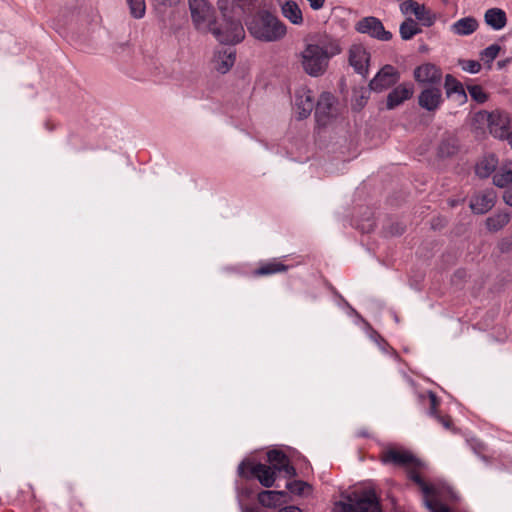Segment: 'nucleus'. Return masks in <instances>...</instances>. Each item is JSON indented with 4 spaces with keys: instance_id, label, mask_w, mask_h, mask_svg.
<instances>
[{
    "instance_id": "nucleus-1",
    "label": "nucleus",
    "mask_w": 512,
    "mask_h": 512,
    "mask_svg": "<svg viewBox=\"0 0 512 512\" xmlns=\"http://www.w3.org/2000/svg\"><path fill=\"white\" fill-rule=\"evenodd\" d=\"M342 50L340 39L326 32H318L306 38L299 61L306 74L319 77L327 71L330 60Z\"/></svg>"
},
{
    "instance_id": "nucleus-2",
    "label": "nucleus",
    "mask_w": 512,
    "mask_h": 512,
    "mask_svg": "<svg viewBox=\"0 0 512 512\" xmlns=\"http://www.w3.org/2000/svg\"><path fill=\"white\" fill-rule=\"evenodd\" d=\"M218 7L223 17V22L211 27L215 38L224 44H236L244 39L245 30L241 23L244 13L240 0H218Z\"/></svg>"
},
{
    "instance_id": "nucleus-3",
    "label": "nucleus",
    "mask_w": 512,
    "mask_h": 512,
    "mask_svg": "<svg viewBox=\"0 0 512 512\" xmlns=\"http://www.w3.org/2000/svg\"><path fill=\"white\" fill-rule=\"evenodd\" d=\"M249 33L263 42H277L287 34L286 25L275 15L263 12L255 15L247 23Z\"/></svg>"
},
{
    "instance_id": "nucleus-4",
    "label": "nucleus",
    "mask_w": 512,
    "mask_h": 512,
    "mask_svg": "<svg viewBox=\"0 0 512 512\" xmlns=\"http://www.w3.org/2000/svg\"><path fill=\"white\" fill-rule=\"evenodd\" d=\"M335 512H381L379 499L373 489H367L360 493H353L348 497V502H338L334 507Z\"/></svg>"
},
{
    "instance_id": "nucleus-5",
    "label": "nucleus",
    "mask_w": 512,
    "mask_h": 512,
    "mask_svg": "<svg viewBox=\"0 0 512 512\" xmlns=\"http://www.w3.org/2000/svg\"><path fill=\"white\" fill-rule=\"evenodd\" d=\"M189 11L194 27L208 33L216 23L215 10L208 0H188Z\"/></svg>"
},
{
    "instance_id": "nucleus-6",
    "label": "nucleus",
    "mask_w": 512,
    "mask_h": 512,
    "mask_svg": "<svg viewBox=\"0 0 512 512\" xmlns=\"http://www.w3.org/2000/svg\"><path fill=\"white\" fill-rule=\"evenodd\" d=\"M410 478L421 489L425 505L431 512H449V508L438 500L434 486L427 484L421 476L415 472L410 474Z\"/></svg>"
},
{
    "instance_id": "nucleus-7",
    "label": "nucleus",
    "mask_w": 512,
    "mask_h": 512,
    "mask_svg": "<svg viewBox=\"0 0 512 512\" xmlns=\"http://www.w3.org/2000/svg\"><path fill=\"white\" fill-rule=\"evenodd\" d=\"M246 468L250 469L251 475L257 478L262 486L270 488L274 485L276 472L271 466L262 463L251 465L250 463L242 462L238 467V473L240 476H247L245 471Z\"/></svg>"
},
{
    "instance_id": "nucleus-8",
    "label": "nucleus",
    "mask_w": 512,
    "mask_h": 512,
    "mask_svg": "<svg viewBox=\"0 0 512 512\" xmlns=\"http://www.w3.org/2000/svg\"><path fill=\"white\" fill-rule=\"evenodd\" d=\"M355 29L362 34H368L370 37L376 38L380 41H389L392 39V33L385 30L382 22L376 17H365L359 20Z\"/></svg>"
},
{
    "instance_id": "nucleus-9",
    "label": "nucleus",
    "mask_w": 512,
    "mask_h": 512,
    "mask_svg": "<svg viewBox=\"0 0 512 512\" xmlns=\"http://www.w3.org/2000/svg\"><path fill=\"white\" fill-rule=\"evenodd\" d=\"M400 74L392 65H385L370 81L369 87L375 92H382L398 82Z\"/></svg>"
},
{
    "instance_id": "nucleus-10",
    "label": "nucleus",
    "mask_w": 512,
    "mask_h": 512,
    "mask_svg": "<svg viewBox=\"0 0 512 512\" xmlns=\"http://www.w3.org/2000/svg\"><path fill=\"white\" fill-rule=\"evenodd\" d=\"M335 103L336 99L331 93L324 92L320 95L315 107V116L320 125H327L336 116Z\"/></svg>"
},
{
    "instance_id": "nucleus-11",
    "label": "nucleus",
    "mask_w": 512,
    "mask_h": 512,
    "mask_svg": "<svg viewBox=\"0 0 512 512\" xmlns=\"http://www.w3.org/2000/svg\"><path fill=\"white\" fill-rule=\"evenodd\" d=\"M496 202V193L493 190H483L472 196L470 208L476 214L490 211Z\"/></svg>"
},
{
    "instance_id": "nucleus-12",
    "label": "nucleus",
    "mask_w": 512,
    "mask_h": 512,
    "mask_svg": "<svg viewBox=\"0 0 512 512\" xmlns=\"http://www.w3.org/2000/svg\"><path fill=\"white\" fill-rule=\"evenodd\" d=\"M370 53L361 44H354L349 49V62L351 66L360 74L368 71Z\"/></svg>"
},
{
    "instance_id": "nucleus-13",
    "label": "nucleus",
    "mask_w": 512,
    "mask_h": 512,
    "mask_svg": "<svg viewBox=\"0 0 512 512\" xmlns=\"http://www.w3.org/2000/svg\"><path fill=\"white\" fill-rule=\"evenodd\" d=\"M314 108V99L311 90L301 87L295 94V112L299 119L310 115Z\"/></svg>"
},
{
    "instance_id": "nucleus-14",
    "label": "nucleus",
    "mask_w": 512,
    "mask_h": 512,
    "mask_svg": "<svg viewBox=\"0 0 512 512\" xmlns=\"http://www.w3.org/2000/svg\"><path fill=\"white\" fill-rule=\"evenodd\" d=\"M381 461L385 464H394L397 466H414V456L403 449L390 448L382 452Z\"/></svg>"
},
{
    "instance_id": "nucleus-15",
    "label": "nucleus",
    "mask_w": 512,
    "mask_h": 512,
    "mask_svg": "<svg viewBox=\"0 0 512 512\" xmlns=\"http://www.w3.org/2000/svg\"><path fill=\"white\" fill-rule=\"evenodd\" d=\"M414 78L418 83L437 84L442 79V71L432 63H424L414 70Z\"/></svg>"
},
{
    "instance_id": "nucleus-16",
    "label": "nucleus",
    "mask_w": 512,
    "mask_h": 512,
    "mask_svg": "<svg viewBox=\"0 0 512 512\" xmlns=\"http://www.w3.org/2000/svg\"><path fill=\"white\" fill-rule=\"evenodd\" d=\"M267 460L277 473H285L286 477H293L295 475V468L290 465L288 457L279 450H272L267 453Z\"/></svg>"
},
{
    "instance_id": "nucleus-17",
    "label": "nucleus",
    "mask_w": 512,
    "mask_h": 512,
    "mask_svg": "<svg viewBox=\"0 0 512 512\" xmlns=\"http://www.w3.org/2000/svg\"><path fill=\"white\" fill-rule=\"evenodd\" d=\"M414 93L412 83H401L396 86L387 96L386 106L388 109H394L406 100L410 99Z\"/></svg>"
},
{
    "instance_id": "nucleus-18",
    "label": "nucleus",
    "mask_w": 512,
    "mask_h": 512,
    "mask_svg": "<svg viewBox=\"0 0 512 512\" xmlns=\"http://www.w3.org/2000/svg\"><path fill=\"white\" fill-rule=\"evenodd\" d=\"M443 102L440 88L430 87L424 89L418 97L420 107L427 111L437 110Z\"/></svg>"
},
{
    "instance_id": "nucleus-19",
    "label": "nucleus",
    "mask_w": 512,
    "mask_h": 512,
    "mask_svg": "<svg viewBox=\"0 0 512 512\" xmlns=\"http://www.w3.org/2000/svg\"><path fill=\"white\" fill-rule=\"evenodd\" d=\"M479 27L478 21L471 16L461 18L450 26V30L457 36H469Z\"/></svg>"
},
{
    "instance_id": "nucleus-20",
    "label": "nucleus",
    "mask_w": 512,
    "mask_h": 512,
    "mask_svg": "<svg viewBox=\"0 0 512 512\" xmlns=\"http://www.w3.org/2000/svg\"><path fill=\"white\" fill-rule=\"evenodd\" d=\"M235 52L231 48L218 51L213 59L214 68L220 73H226L234 65Z\"/></svg>"
},
{
    "instance_id": "nucleus-21",
    "label": "nucleus",
    "mask_w": 512,
    "mask_h": 512,
    "mask_svg": "<svg viewBox=\"0 0 512 512\" xmlns=\"http://www.w3.org/2000/svg\"><path fill=\"white\" fill-rule=\"evenodd\" d=\"M282 15L294 25L303 24V14L299 5L293 1L288 0L281 4Z\"/></svg>"
},
{
    "instance_id": "nucleus-22",
    "label": "nucleus",
    "mask_w": 512,
    "mask_h": 512,
    "mask_svg": "<svg viewBox=\"0 0 512 512\" xmlns=\"http://www.w3.org/2000/svg\"><path fill=\"white\" fill-rule=\"evenodd\" d=\"M484 20L494 30H501L507 22L506 13L499 8H491L485 12Z\"/></svg>"
},
{
    "instance_id": "nucleus-23",
    "label": "nucleus",
    "mask_w": 512,
    "mask_h": 512,
    "mask_svg": "<svg viewBox=\"0 0 512 512\" xmlns=\"http://www.w3.org/2000/svg\"><path fill=\"white\" fill-rule=\"evenodd\" d=\"M493 183L499 188L512 183V161L505 162L493 175Z\"/></svg>"
},
{
    "instance_id": "nucleus-24",
    "label": "nucleus",
    "mask_w": 512,
    "mask_h": 512,
    "mask_svg": "<svg viewBox=\"0 0 512 512\" xmlns=\"http://www.w3.org/2000/svg\"><path fill=\"white\" fill-rule=\"evenodd\" d=\"M285 495L284 491L265 490L258 494L257 499L262 506L274 508L280 504L281 498Z\"/></svg>"
},
{
    "instance_id": "nucleus-25",
    "label": "nucleus",
    "mask_w": 512,
    "mask_h": 512,
    "mask_svg": "<svg viewBox=\"0 0 512 512\" xmlns=\"http://www.w3.org/2000/svg\"><path fill=\"white\" fill-rule=\"evenodd\" d=\"M444 86L448 97L455 94L458 96L459 101L461 103L466 101L467 96L464 91L463 85L452 75H446Z\"/></svg>"
},
{
    "instance_id": "nucleus-26",
    "label": "nucleus",
    "mask_w": 512,
    "mask_h": 512,
    "mask_svg": "<svg viewBox=\"0 0 512 512\" xmlns=\"http://www.w3.org/2000/svg\"><path fill=\"white\" fill-rule=\"evenodd\" d=\"M498 165V159L494 155L485 156L476 165V174L481 178L490 176Z\"/></svg>"
},
{
    "instance_id": "nucleus-27",
    "label": "nucleus",
    "mask_w": 512,
    "mask_h": 512,
    "mask_svg": "<svg viewBox=\"0 0 512 512\" xmlns=\"http://www.w3.org/2000/svg\"><path fill=\"white\" fill-rule=\"evenodd\" d=\"M510 218V214L507 212L496 213L486 219L487 229L491 232H497L510 222Z\"/></svg>"
},
{
    "instance_id": "nucleus-28",
    "label": "nucleus",
    "mask_w": 512,
    "mask_h": 512,
    "mask_svg": "<svg viewBox=\"0 0 512 512\" xmlns=\"http://www.w3.org/2000/svg\"><path fill=\"white\" fill-rule=\"evenodd\" d=\"M287 270V266L283 263L273 260L262 264L256 271L255 274L258 276L271 275L275 273L284 272Z\"/></svg>"
},
{
    "instance_id": "nucleus-29",
    "label": "nucleus",
    "mask_w": 512,
    "mask_h": 512,
    "mask_svg": "<svg viewBox=\"0 0 512 512\" xmlns=\"http://www.w3.org/2000/svg\"><path fill=\"white\" fill-rule=\"evenodd\" d=\"M420 32L418 23L413 19H407L400 26V35L403 40H410Z\"/></svg>"
},
{
    "instance_id": "nucleus-30",
    "label": "nucleus",
    "mask_w": 512,
    "mask_h": 512,
    "mask_svg": "<svg viewBox=\"0 0 512 512\" xmlns=\"http://www.w3.org/2000/svg\"><path fill=\"white\" fill-rule=\"evenodd\" d=\"M130 9V14L136 18L141 19L146 12L145 0H126Z\"/></svg>"
},
{
    "instance_id": "nucleus-31",
    "label": "nucleus",
    "mask_w": 512,
    "mask_h": 512,
    "mask_svg": "<svg viewBox=\"0 0 512 512\" xmlns=\"http://www.w3.org/2000/svg\"><path fill=\"white\" fill-rule=\"evenodd\" d=\"M500 50L501 47L498 44H492L481 52L480 58L483 62L490 66L494 59L498 56Z\"/></svg>"
},
{
    "instance_id": "nucleus-32",
    "label": "nucleus",
    "mask_w": 512,
    "mask_h": 512,
    "mask_svg": "<svg viewBox=\"0 0 512 512\" xmlns=\"http://www.w3.org/2000/svg\"><path fill=\"white\" fill-rule=\"evenodd\" d=\"M413 15L426 26H431L435 21V18L424 5L419 4V9H416Z\"/></svg>"
},
{
    "instance_id": "nucleus-33",
    "label": "nucleus",
    "mask_w": 512,
    "mask_h": 512,
    "mask_svg": "<svg viewBox=\"0 0 512 512\" xmlns=\"http://www.w3.org/2000/svg\"><path fill=\"white\" fill-rule=\"evenodd\" d=\"M468 91L472 99L478 103H484L488 99V95L479 85H473L468 87Z\"/></svg>"
},
{
    "instance_id": "nucleus-34",
    "label": "nucleus",
    "mask_w": 512,
    "mask_h": 512,
    "mask_svg": "<svg viewBox=\"0 0 512 512\" xmlns=\"http://www.w3.org/2000/svg\"><path fill=\"white\" fill-rule=\"evenodd\" d=\"M287 489L294 494L302 495L310 489V486L306 482L295 480L287 484Z\"/></svg>"
},
{
    "instance_id": "nucleus-35",
    "label": "nucleus",
    "mask_w": 512,
    "mask_h": 512,
    "mask_svg": "<svg viewBox=\"0 0 512 512\" xmlns=\"http://www.w3.org/2000/svg\"><path fill=\"white\" fill-rule=\"evenodd\" d=\"M461 68L469 73H478L481 69V64L476 60H462L460 61Z\"/></svg>"
},
{
    "instance_id": "nucleus-36",
    "label": "nucleus",
    "mask_w": 512,
    "mask_h": 512,
    "mask_svg": "<svg viewBox=\"0 0 512 512\" xmlns=\"http://www.w3.org/2000/svg\"><path fill=\"white\" fill-rule=\"evenodd\" d=\"M416 9H419V3L413 0H406L401 4V11L404 14H414Z\"/></svg>"
},
{
    "instance_id": "nucleus-37",
    "label": "nucleus",
    "mask_w": 512,
    "mask_h": 512,
    "mask_svg": "<svg viewBox=\"0 0 512 512\" xmlns=\"http://www.w3.org/2000/svg\"><path fill=\"white\" fill-rule=\"evenodd\" d=\"M429 400H430L429 413L431 416L435 417L438 415L437 407L439 405V401H438L436 395L433 393L429 394Z\"/></svg>"
},
{
    "instance_id": "nucleus-38",
    "label": "nucleus",
    "mask_w": 512,
    "mask_h": 512,
    "mask_svg": "<svg viewBox=\"0 0 512 512\" xmlns=\"http://www.w3.org/2000/svg\"><path fill=\"white\" fill-rule=\"evenodd\" d=\"M439 423H441L446 429H451L452 427V419L450 416H443L438 414L434 417Z\"/></svg>"
},
{
    "instance_id": "nucleus-39",
    "label": "nucleus",
    "mask_w": 512,
    "mask_h": 512,
    "mask_svg": "<svg viewBox=\"0 0 512 512\" xmlns=\"http://www.w3.org/2000/svg\"><path fill=\"white\" fill-rule=\"evenodd\" d=\"M503 201L512 207V184L510 186H507V188L505 189L504 193H503Z\"/></svg>"
},
{
    "instance_id": "nucleus-40",
    "label": "nucleus",
    "mask_w": 512,
    "mask_h": 512,
    "mask_svg": "<svg viewBox=\"0 0 512 512\" xmlns=\"http://www.w3.org/2000/svg\"><path fill=\"white\" fill-rule=\"evenodd\" d=\"M313 10H320L324 7L325 0H306Z\"/></svg>"
},
{
    "instance_id": "nucleus-41",
    "label": "nucleus",
    "mask_w": 512,
    "mask_h": 512,
    "mask_svg": "<svg viewBox=\"0 0 512 512\" xmlns=\"http://www.w3.org/2000/svg\"><path fill=\"white\" fill-rule=\"evenodd\" d=\"M279 512H301L296 506H287L279 510Z\"/></svg>"
},
{
    "instance_id": "nucleus-42",
    "label": "nucleus",
    "mask_w": 512,
    "mask_h": 512,
    "mask_svg": "<svg viewBox=\"0 0 512 512\" xmlns=\"http://www.w3.org/2000/svg\"><path fill=\"white\" fill-rule=\"evenodd\" d=\"M243 512H261L257 507H245Z\"/></svg>"
},
{
    "instance_id": "nucleus-43",
    "label": "nucleus",
    "mask_w": 512,
    "mask_h": 512,
    "mask_svg": "<svg viewBox=\"0 0 512 512\" xmlns=\"http://www.w3.org/2000/svg\"><path fill=\"white\" fill-rule=\"evenodd\" d=\"M159 1L163 4H166V3L176 2L177 0H159Z\"/></svg>"
}]
</instances>
